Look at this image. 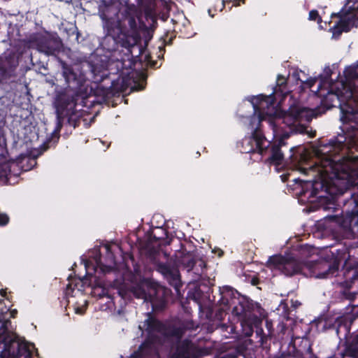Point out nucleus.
<instances>
[{
	"label": "nucleus",
	"mask_w": 358,
	"mask_h": 358,
	"mask_svg": "<svg viewBox=\"0 0 358 358\" xmlns=\"http://www.w3.org/2000/svg\"><path fill=\"white\" fill-rule=\"evenodd\" d=\"M163 255H164V257H166V252H163Z\"/></svg>",
	"instance_id": "nucleus-36"
},
{
	"label": "nucleus",
	"mask_w": 358,
	"mask_h": 358,
	"mask_svg": "<svg viewBox=\"0 0 358 358\" xmlns=\"http://www.w3.org/2000/svg\"><path fill=\"white\" fill-rule=\"evenodd\" d=\"M4 293H5V292H4V291H1V295H2V296H4Z\"/></svg>",
	"instance_id": "nucleus-35"
},
{
	"label": "nucleus",
	"mask_w": 358,
	"mask_h": 358,
	"mask_svg": "<svg viewBox=\"0 0 358 358\" xmlns=\"http://www.w3.org/2000/svg\"><path fill=\"white\" fill-rule=\"evenodd\" d=\"M158 270L167 278H171L176 286L179 283V273L176 268H175L171 262L167 260L166 263L159 262L157 264Z\"/></svg>",
	"instance_id": "nucleus-17"
},
{
	"label": "nucleus",
	"mask_w": 358,
	"mask_h": 358,
	"mask_svg": "<svg viewBox=\"0 0 358 358\" xmlns=\"http://www.w3.org/2000/svg\"><path fill=\"white\" fill-rule=\"evenodd\" d=\"M16 314H17L16 310H13L10 311V317H15Z\"/></svg>",
	"instance_id": "nucleus-30"
},
{
	"label": "nucleus",
	"mask_w": 358,
	"mask_h": 358,
	"mask_svg": "<svg viewBox=\"0 0 358 358\" xmlns=\"http://www.w3.org/2000/svg\"><path fill=\"white\" fill-rule=\"evenodd\" d=\"M292 305L294 308H298L301 305V303L299 301H297V300H296V301H293L292 300Z\"/></svg>",
	"instance_id": "nucleus-29"
},
{
	"label": "nucleus",
	"mask_w": 358,
	"mask_h": 358,
	"mask_svg": "<svg viewBox=\"0 0 358 358\" xmlns=\"http://www.w3.org/2000/svg\"><path fill=\"white\" fill-rule=\"evenodd\" d=\"M139 328H144L148 334V339L143 344L142 348H151V345L155 348L159 335L163 334L162 324L158 320L152 317H148L144 321L143 326H139Z\"/></svg>",
	"instance_id": "nucleus-13"
},
{
	"label": "nucleus",
	"mask_w": 358,
	"mask_h": 358,
	"mask_svg": "<svg viewBox=\"0 0 358 358\" xmlns=\"http://www.w3.org/2000/svg\"><path fill=\"white\" fill-rule=\"evenodd\" d=\"M79 295L81 299L79 301H77L74 305L75 313L78 315L84 314L86 307L87 305V301L85 299H84L83 294L80 289H78L76 292L75 293V296Z\"/></svg>",
	"instance_id": "nucleus-19"
},
{
	"label": "nucleus",
	"mask_w": 358,
	"mask_h": 358,
	"mask_svg": "<svg viewBox=\"0 0 358 358\" xmlns=\"http://www.w3.org/2000/svg\"><path fill=\"white\" fill-rule=\"evenodd\" d=\"M268 266L271 270H278L286 275L299 273L302 271L303 264L292 257L274 256L270 258Z\"/></svg>",
	"instance_id": "nucleus-9"
},
{
	"label": "nucleus",
	"mask_w": 358,
	"mask_h": 358,
	"mask_svg": "<svg viewBox=\"0 0 358 358\" xmlns=\"http://www.w3.org/2000/svg\"><path fill=\"white\" fill-rule=\"evenodd\" d=\"M315 252V249L310 245L302 246L300 254L303 257H311Z\"/></svg>",
	"instance_id": "nucleus-23"
},
{
	"label": "nucleus",
	"mask_w": 358,
	"mask_h": 358,
	"mask_svg": "<svg viewBox=\"0 0 358 358\" xmlns=\"http://www.w3.org/2000/svg\"><path fill=\"white\" fill-rule=\"evenodd\" d=\"M9 221L8 216L5 213H0V226H4L8 224Z\"/></svg>",
	"instance_id": "nucleus-25"
},
{
	"label": "nucleus",
	"mask_w": 358,
	"mask_h": 358,
	"mask_svg": "<svg viewBox=\"0 0 358 358\" xmlns=\"http://www.w3.org/2000/svg\"><path fill=\"white\" fill-rule=\"evenodd\" d=\"M315 111L312 109L299 106H292L288 111L284 112L282 117L269 120V128L272 131V140L275 141L270 144L271 156L268 161L271 164L278 167L284 164V155L280 148L285 145V139L289 136V132L283 131L282 127H278L280 123L285 124L294 133H308L306 124L316 117Z\"/></svg>",
	"instance_id": "nucleus-3"
},
{
	"label": "nucleus",
	"mask_w": 358,
	"mask_h": 358,
	"mask_svg": "<svg viewBox=\"0 0 358 358\" xmlns=\"http://www.w3.org/2000/svg\"><path fill=\"white\" fill-rule=\"evenodd\" d=\"M117 38L121 45L127 49L134 47L138 43L140 40V34L136 20L134 17L128 19V27L120 29Z\"/></svg>",
	"instance_id": "nucleus-10"
},
{
	"label": "nucleus",
	"mask_w": 358,
	"mask_h": 358,
	"mask_svg": "<svg viewBox=\"0 0 358 358\" xmlns=\"http://www.w3.org/2000/svg\"><path fill=\"white\" fill-rule=\"evenodd\" d=\"M36 49L47 55H54L59 52L62 42L56 36H40L36 40Z\"/></svg>",
	"instance_id": "nucleus-12"
},
{
	"label": "nucleus",
	"mask_w": 358,
	"mask_h": 358,
	"mask_svg": "<svg viewBox=\"0 0 358 358\" xmlns=\"http://www.w3.org/2000/svg\"><path fill=\"white\" fill-rule=\"evenodd\" d=\"M10 321H4L0 327V342L3 344L5 353L11 354V348H17V352L12 355L11 358H32L35 349L31 343L16 341L15 334L8 329Z\"/></svg>",
	"instance_id": "nucleus-6"
},
{
	"label": "nucleus",
	"mask_w": 358,
	"mask_h": 358,
	"mask_svg": "<svg viewBox=\"0 0 358 358\" xmlns=\"http://www.w3.org/2000/svg\"><path fill=\"white\" fill-rule=\"evenodd\" d=\"M315 135V131L314 132H312L311 134L310 135L311 137H313Z\"/></svg>",
	"instance_id": "nucleus-34"
},
{
	"label": "nucleus",
	"mask_w": 358,
	"mask_h": 358,
	"mask_svg": "<svg viewBox=\"0 0 358 358\" xmlns=\"http://www.w3.org/2000/svg\"><path fill=\"white\" fill-rule=\"evenodd\" d=\"M324 268H327L323 273H319L316 275V277L318 278H329V276H333L336 273L338 269V263L336 261L334 262L332 265L324 264L323 266Z\"/></svg>",
	"instance_id": "nucleus-21"
},
{
	"label": "nucleus",
	"mask_w": 358,
	"mask_h": 358,
	"mask_svg": "<svg viewBox=\"0 0 358 358\" xmlns=\"http://www.w3.org/2000/svg\"><path fill=\"white\" fill-rule=\"evenodd\" d=\"M62 75L66 83L69 85H73L76 88L80 87L83 85V78L80 76H77L76 73L73 71L71 67L64 64L62 66Z\"/></svg>",
	"instance_id": "nucleus-16"
},
{
	"label": "nucleus",
	"mask_w": 358,
	"mask_h": 358,
	"mask_svg": "<svg viewBox=\"0 0 358 358\" xmlns=\"http://www.w3.org/2000/svg\"><path fill=\"white\" fill-rule=\"evenodd\" d=\"M357 141L358 129L355 127L352 136H338L315 149L317 161L310 171L316 173L322 187L330 194H343L349 187L358 185V156L338 159L336 157L345 147H355Z\"/></svg>",
	"instance_id": "nucleus-1"
},
{
	"label": "nucleus",
	"mask_w": 358,
	"mask_h": 358,
	"mask_svg": "<svg viewBox=\"0 0 358 358\" xmlns=\"http://www.w3.org/2000/svg\"><path fill=\"white\" fill-rule=\"evenodd\" d=\"M294 148H292L290 149V151H291V152H292V151L294 150Z\"/></svg>",
	"instance_id": "nucleus-37"
},
{
	"label": "nucleus",
	"mask_w": 358,
	"mask_h": 358,
	"mask_svg": "<svg viewBox=\"0 0 358 358\" xmlns=\"http://www.w3.org/2000/svg\"><path fill=\"white\" fill-rule=\"evenodd\" d=\"M224 289V297L231 296L232 303L234 304L235 301H237V304L233 308L232 313L237 316L241 322L244 334L246 336H250L253 333V327H257L261 323L260 319L253 313L255 308H259V306L231 287H227Z\"/></svg>",
	"instance_id": "nucleus-4"
},
{
	"label": "nucleus",
	"mask_w": 358,
	"mask_h": 358,
	"mask_svg": "<svg viewBox=\"0 0 358 358\" xmlns=\"http://www.w3.org/2000/svg\"><path fill=\"white\" fill-rule=\"evenodd\" d=\"M331 73L332 71L330 67L325 66L323 73L321 74L319 78H307L306 75L303 71L295 70L292 73V78L296 81H300L303 89L312 88L318 79H320V84L317 88L323 89L324 87L329 86L332 83L329 81V78H330Z\"/></svg>",
	"instance_id": "nucleus-11"
},
{
	"label": "nucleus",
	"mask_w": 358,
	"mask_h": 358,
	"mask_svg": "<svg viewBox=\"0 0 358 358\" xmlns=\"http://www.w3.org/2000/svg\"><path fill=\"white\" fill-rule=\"evenodd\" d=\"M345 80H336L324 87L311 90L322 97V102L327 107L338 105L344 123H355L358 126V62L346 68L343 72Z\"/></svg>",
	"instance_id": "nucleus-2"
},
{
	"label": "nucleus",
	"mask_w": 358,
	"mask_h": 358,
	"mask_svg": "<svg viewBox=\"0 0 358 358\" xmlns=\"http://www.w3.org/2000/svg\"><path fill=\"white\" fill-rule=\"evenodd\" d=\"M208 13L211 17H213V15L211 14V9L208 10Z\"/></svg>",
	"instance_id": "nucleus-33"
},
{
	"label": "nucleus",
	"mask_w": 358,
	"mask_h": 358,
	"mask_svg": "<svg viewBox=\"0 0 358 358\" xmlns=\"http://www.w3.org/2000/svg\"><path fill=\"white\" fill-rule=\"evenodd\" d=\"M319 17L318 13L317 10H311L309 13V19L312 20H316Z\"/></svg>",
	"instance_id": "nucleus-27"
},
{
	"label": "nucleus",
	"mask_w": 358,
	"mask_h": 358,
	"mask_svg": "<svg viewBox=\"0 0 358 358\" xmlns=\"http://www.w3.org/2000/svg\"><path fill=\"white\" fill-rule=\"evenodd\" d=\"M261 115H254L250 122L251 136H245L238 144L240 151L243 153L257 152L263 155L270 147L271 141L267 139L261 132Z\"/></svg>",
	"instance_id": "nucleus-5"
},
{
	"label": "nucleus",
	"mask_w": 358,
	"mask_h": 358,
	"mask_svg": "<svg viewBox=\"0 0 358 358\" xmlns=\"http://www.w3.org/2000/svg\"><path fill=\"white\" fill-rule=\"evenodd\" d=\"M300 170H301V171H302L303 173H306L307 169H306V168H300Z\"/></svg>",
	"instance_id": "nucleus-31"
},
{
	"label": "nucleus",
	"mask_w": 358,
	"mask_h": 358,
	"mask_svg": "<svg viewBox=\"0 0 358 358\" xmlns=\"http://www.w3.org/2000/svg\"><path fill=\"white\" fill-rule=\"evenodd\" d=\"M287 78L284 76L279 75L277 78L276 87L274 90L275 94L280 93L282 96H285L289 93V90L287 89Z\"/></svg>",
	"instance_id": "nucleus-20"
},
{
	"label": "nucleus",
	"mask_w": 358,
	"mask_h": 358,
	"mask_svg": "<svg viewBox=\"0 0 358 358\" xmlns=\"http://www.w3.org/2000/svg\"><path fill=\"white\" fill-rule=\"evenodd\" d=\"M10 171V165L8 163L0 164V185H4L7 182Z\"/></svg>",
	"instance_id": "nucleus-22"
},
{
	"label": "nucleus",
	"mask_w": 358,
	"mask_h": 358,
	"mask_svg": "<svg viewBox=\"0 0 358 358\" xmlns=\"http://www.w3.org/2000/svg\"><path fill=\"white\" fill-rule=\"evenodd\" d=\"M204 355L203 350L187 340L183 341L178 347L177 358H198Z\"/></svg>",
	"instance_id": "nucleus-15"
},
{
	"label": "nucleus",
	"mask_w": 358,
	"mask_h": 358,
	"mask_svg": "<svg viewBox=\"0 0 358 358\" xmlns=\"http://www.w3.org/2000/svg\"><path fill=\"white\" fill-rule=\"evenodd\" d=\"M224 2H222V3H221L220 10H222L223 9V8H224Z\"/></svg>",
	"instance_id": "nucleus-32"
},
{
	"label": "nucleus",
	"mask_w": 358,
	"mask_h": 358,
	"mask_svg": "<svg viewBox=\"0 0 358 358\" xmlns=\"http://www.w3.org/2000/svg\"><path fill=\"white\" fill-rule=\"evenodd\" d=\"M165 290L162 287L148 281L142 282L133 288L134 295L138 299L150 302L153 309H162L165 305Z\"/></svg>",
	"instance_id": "nucleus-8"
},
{
	"label": "nucleus",
	"mask_w": 358,
	"mask_h": 358,
	"mask_svg": "<svg viewBox=\"0 0 358 358\" xmlns=\"http://www.w3.org/2000/svg\"><path fill=\"white\" fill-rule=\"evenodd\" d=\"M345 9L348 11L352 10H358V5H357V1L356 0H347V3L345 6Z\"/></svg>",
	"instance_id": "nucleus-24"
},
{
	"label": "nucleus",
	"mask_w": 358,
	"mask_h": 358,
	"mask_svg": "<svg viewBox=\"0 0 358 358\" xmlns=\"http://www.w3.org/2000/svg\"><path fill=\"white\" fill-rule=\"evenodd\" d=\"M180 263L187 271L192 270L196 264H198L201 269L205 266V262L202 259H196L192 253L185 254L180 259Z\"/></svg>",
	"instance_id": "nucleus-18"
},
{
	"label": "nucleus",
	"mask_w": 358,
	"mask_h": 358,
	"mask_svg": "<svg viewBox=\"0 0 358 358\" xmlns=\"http://www.w3.org/2000/svg\"><path fill=\"white\" fill-rule=\"evenodd\" d=\"M6 153V142L4 139L0 138V157H2Z\"/></svg>",
	"instance_id": "nucleus-26"
},
{
	"label": "nucleus",
	"mask_w": 358,
	"mask_h": 358,
	"mask_svg": "<svg viewBox=\"0 0 358 358\" xmlns=\"http://www.w3.org/2000/svg\"><path fill=\"white\" fill-rule=\"evenodd\" d=\"M71 292L73 293L74 292V290L72 289L71 284H69L67 285V288H66V294L67 296H69L71 294Z\"/></svg>",
	"instance_id": "nucleus-28"
},
{
	"label": "nucleus",
	"mask_w": 358,
	"mask_h": 358,
	"mask_svg": "<svg viewBox=\"0 0 358 358\" xmlns=\"http://www.w3.org/2000/svg\"><path fill=\"white\" fill-rule=\"evenodd\" d=\"M106 249L108 252V259L107 261V264H102L101 261V257H96L94 259L95 261V266L90 265L87 262H85V267L86 269V276L85 278L82 280H87V276L92 275V273L91 272V270L94 271L95 273L100 272V273H107L109 272L110 270H112L115 266V257L110 252V247L108 245H106Z\"/></svg>",
	"instance_id": "nucleus-14"
},
{
	"label": "nucleus",
	"mask_w": 358,
	"mask_h": 358,
	"mask_svg": "<svg viewBox=\"0 0 358 358\" xmlns=\"http://www.w3.org/2000/svg\"><path fill=\"white\" fill-rule=\"evenodd\" d=\"M248 101L251 103L253 107L254 114L249 119L245 118V117H243V119H245L244 123H247V122H248V129L250 130V122L254 115H261V118L262 119L261 122L262 121H266L269 125V120H274L278 117H282L284 113L275 106L273 98L272 96L259 95L257 96L249 98Z\"/></svg>",
	"instance_id": "nucleus-7"
}]
</instances>
